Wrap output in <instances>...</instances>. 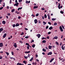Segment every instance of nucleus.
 I'll use <instances>...</instances> for the list:
<instances>
[{
    "label": "nucleus",
    "mask_w": 65,
    "mask_h": 65,
    "mask_svg": "<svg viewBox=\"0 0 65 65\" xmlns=\"http://www.w3.org/2000/svg\"><path fill=\"white\" fill-rule=\"evenodd\" d=\"M64 44H63L61 46V48L62 50H65V47H64Z\"/></svg>",
    "instance_id": "1"
},
{
    "label": "nucleus",
    "mask_w": 65,
    "mask_h": 65,
    "mask_svg": "<svg viewBox=\"0 0 65 65\" xmlns=\"http://www.w3.org/2000/svg\"><path fill=\"white\" fill-rule=\"evenodd\" d=\"M59 29L60 30L61 32H63V28H62V27L61 26H60L59 27Z\"/></svg>",
    "instance_id": "2"
},
{
    "label": "nucleus",
    "mask_w": 65,
    "mask_h": 65,
    "mask_svg": "<svg viewBox=\"0 0 65 65\" xmlns=\"http://www.w3.org/2000/svg\"><path fill=\"white\" fill-rule=\"evenodd\" d=\"M13 46L15 47V48H16V47H17V44L16 43H14V44L13 45Z\"/></svg>",
    "instance_id": "3"
},
{
    "label": "nucleus",
    "mask_w": 65,
    "mask_h": 65,
    "mask_svg": "<svg viewBox=\"0 0 65 65\" xmlns=\"http://www.w3.org/2000/svg\"><path fill=\"white\" fill-rule=\"evenodd\" d=\"M19 3H16L15 4H14V6H18V5H19Z\"/></svg>",
    "instance_id": "4"
},
{
    "label": "nucleus",
    "mask_w": 65,
    "mask_h": 65,
    "mask_svg": "<svg viewBox=\"0 0 65 65\" xmlns=\"http://www.w3.org/2000/svg\"><path fill=\"white\" fill-rule=\"evenodd\" d=\"M34 21L35 24H37V23H38V21H37V20L36 19Z\"/></svg>",
    "instance_id": "5"
},
{
    "label": "nucleus",
    "mask_w": 65,
    "mask_h": 65,
    "mask_svg": "<svg viewBox=\"0 0 65 65\" xmlns=\"http://www.w3.org/2000/svg\"><path fill=\"white\" fill-rule=\"evenodd\" d=\"M37 37H38V38H40V37L41 36V35L39 34H37Z\"/></svg>",
    "instance_id": "6"
},
{
    "label": "nucleus",
    "mask_w": 65,
    "mask_h": 65,
    "mask_svg": "<svg viewBox=\"0 0 65 65\" xmlns=\"http://www.w3.org/2000/svg\"><path fill=\"white\" fill-rule=\"evenodd\" d=\"M30 53V51H26L25 52V54H28V53Z\"/></svg>",
    "instance_id": "7"
},
{
    "label": "nucleus",
    "mask_w": 65,
    "mask_h": 65,
    "mask_svg": "<svg viewBox=\"0 0 65 65\" xmlns=\"http://www.w3.org/2000/svg\"><path fill=\"white\" fill-rule=\"evenodd\" d=\"M52 54V52H50L47 54V55H51Z\"/></svg>",
    "instance_id": "8"
},
{
    "label": "nucleus",
    "mask_w": 65,
    "mask_h": 65,
    "mask_svg": "<svg viewBox=\"0 0 65 65\" xmlns=\"http://www.w3.org/2000/svg\"><path fill=\"white\" fill-rule=\"evenodd\" d=\"M6 35H7V34H6L5 33L4 34V35L3 36V38H5V37H6Z\"/></svg>",
    "instance_id": "9"
},
{
    "label": "nucleus",
    "mask_w": 65,
    "mask_h": 65,
    "mask_svg": "<svg viewBox=\"0 0 65 65\" xmlns=\"http://www.w3.org/2000/svg\"><path fill=\"white\" fill-rule=\"evenodd\" d=\"M17 65H24V64H22V63H20V62H18L17 64Z\"/></svg>",
    "instance_id": "10"
},
{
    "label": "nucleus",
    "mask_w": 65,
    "mask_h": 65,
    "mask_svg": "<svg viewBox=\"0 0 65 65\" xmlns=\"http://www.w3.org/2000/svg\"><path fill=\"white\" fill-rule=\"evenodd\" d=\"M3 46V43H0V47H2Z\"/></svg>",
    "instance_id": "11"
},
{
    "label": "nucleus",
    "mask_w": 65,
    "mask_h": 65,
    "mask_svg": "<svg viewBox=\"0 0 65 65\" xmlns=\"http://www.w3.org/2000/svg\"><path fill=\"white\" fill-rule=\"evenodd\" d=\"M32 65H37V62H33L32 63Z\"/></svg>",
    "instance_id": "12"
},
{
    "label": "nucleus",
    "mask_w": 65,
    "mask_h": 65,
    "mask_svg": "<svg viewBox=\"0 0 65 65\" xmlns=\"http://www.w3.org/2000/svg\"><path fill=\"white\" fill-rule=\"evenodd\" d=\"M54 60V58H53L50 61V63H51V62H52L53 61V60Z\"/></svg>",
    "instance_id": "13"
},
{
    "label": "nucleus",
    "mask_w": 65,
    "mask_h": 65,
    "mask_svg": "<svg viewBox=\"0 0 65 65\" xmlns=\"http://www.w3.org/2000/svg\"><path fill=\"white\" fill-rule=\"evenodd\" d=\"M48 47L49 49H50V50H51V49H52V46L51 45H49L48 46Z\"/></svg>",
    "instance_id": "14"
},
{
    "label": "nucleus",
    "mask_w": 65,
    "mask_h": 65,
    "mask_svg": "<svg viewBox=\"0 0 65 65\" xmlns=\"http://www.w3.org/2000/svg\"><path fill=\"white\" fill-rule=\"evenodd\" d=\"M26 4L27 3H30V1H26Z\"/></svg>",
    "instance_id": "15"
},
{
    "label": "nucleus",
    "mask_w": 65,
    "mask_h": 65,
    "mask_svg": "<svg viewBox=\"0 0 65 65\" xmlns=\"http://www.w3.org/2000/svg\"><path fill=\"white\" fill-rule=\"evenodd\" d=\"M20 26V24L18 23H17L16 24L15 27H18Z\"/></svg>",
    "instance_id": "16"
},
{
    "label": "nucleus",
    "mask_w": 65,
    "mask_h": 65,
    "mask_svg": "<svg viewBox=\"0 0 65 65\" xmlns=\"http://www.w3.org/2000/svg\"><path fill=\"white\" fill-rule=\"evenodd\" d=\"M38 8V6H35L33 8L34 9H36V8Z\"/></svg>",
    "instance_id": "17"
},
{
    "label": "nucleus",
    "mask_w": 65,
    "mask_h": 65,
    "mask_svg": "<svg viewBox=\"0 0 65 65\" xmlns=\"http://www.w3.org/2000/svg\"><path fill=\"white\" fill-rule=\"evenodd\" d=\"M23 63H24V64H27V61H23Z\"/></svg>",
    "instance_id": "18"
},
{
    "label": "nucleus",
    "mask_w": 65,
    "mask_h": 65,
    "mask_svg": "<svg viewBox=\"0 0 65 65\" xmlns=\"http://www.w3.org/2000/svg\"><path fill=\"white\" fill-rule=\"evenodd\" d=\"M55 43H56V45H59V43L57 41Z\"/></svg>",
    "instance_id": "19"
},
{
    "label": "nucleus",
    "mask_w": 65,
    "mask_h": 65,
    "mask_svg": "<svg viewBox=\"0 0 65 65\" xmlns=\"http://www.w3.org/2000/svg\"><path fill=\"white\" fill-rule=\"evenodd\" d=\"M53 27L51 26L49 28V30H52V29H53Z\"/></svg>",
    "instance_id": "20"
},
{
    "label": "nucleus",
    "mask_w": 65,
    "mask_h": 65,
    "mask_svg": "<svg viewBox=\"0 0 65 65\" xmlns=\"http://www.w3.org/2000/svg\"><path fill=\"white\" fill-rule=\"evenodd\" d=\"M33 60V57H32L31 58V59L29 60V61H32Z\"/></svg>",
    "instance_id": "21"
},
{
    "label": "nucleus",
    "mask_w": 65,
    "mask_h": 65,
    "mask_svg": "<svg viewBox=\"0 0 65 65\" xmlns=\"http://www.w3.org/2000/svg\"><path fill=\"white\" fill-rule=\"evenodd\" d=\"M2 23L3 24H5V23H6V22H5V21H2Z\"/></svg>",
    "instance_id": "22"
},
{
    "label": "nucleus",
    "mask_w": 65,
    "mask_h": 65,
    "mask_svg": "<svg viewBox=\"0 0 65 65\" xmlns=\"http://www.w3.org/2000/svg\"><path fill=\"white\" fill-rule=\"evenodd\" d=\"M10 15H11V14L10 13H8L7 14V15H8V16H10Z\"/></svg>",
    "instance_id": "23"
},
{
    "label": "nucleus",
    "mask_w": 65,
    "mask_h": 65,
    "mask_svg": "<svg viewBox=\"0 0 65 65\" xmlns=\"http://www.w3.org/2000/svg\"><path fill=\"white\" fill-rule=\"evenodd\" d=\"M46 41L45 40H43L42 41V43H45Z\"/></svg>",
    "instance_id": "24"
},
{
    "label": "nucleus",
    "mask_w": 65,
    "mask_h": 65,
    "mask_svg": "<svg viewBox=\"0 0 65 65\" xmlns=\"http://www.w3.org/2000/svg\"><path fill=\"white\" fill-rule=\"evenodd\" d=\"M43 51L44 52H45L46 51L45 48H43L42 49Z\"/></svg>",
    "instance_id": "25"
},
{
    "label": "nucleus",
    "mask_w": 65,
    "mask_h": 65,
    "mask_svg": "<svg viewBox=\"0 0 65 65\" xmlns=\"http://www.w3.org/2000/svg\"><path fill=\"white\" fill-rule=\"evenodd\" d=\"M58 39V37L56 36L54 38H53V39Z\"/></svg>",
    "instance_id": "26"
},
{
    "label": "nucleus",
    "mask_w": 65,
    "mask_h": 65,
    "mask_svg": "<svg viewBox=\"0 0 65 65\" xmlns=\"http://www.w3.org/2000/svg\"><path fill=\"white\" fill-rule=\"evenodd\" d=\"M43 24L44 25H45L46 24V22H45L44 21H43Z\"/></svg>",
    "instance_id": "27"
},
{
    "label": "nucleus",
    "mask_w": 65,
    "mask_h": 65,
    "mask_svg": "<svg viewBox=\"0 0 65 65\" xmlns=\"http://www.w3.org/2000/svg\"><path fill=\"white\" fill-rule=\"evenodd\" d=\"M6 54H7V56H8L9 55V53L8 52H5Z\"/></svg>",
    "instance_id": "28"
},
{
    "label": "nucleus",
    "mask_w": 65,
    "mask_h": 65,
    "mask_svg": "<svg viewBox=\"0 0 65 65\" xmlns=\"http://www.w3.org/2000/svg\"><path fill=\"white\" fill-rule=\"evenodd\" d=\"M32 47H33V48L35 47V44H33L32 45Z\"/></svg>",
    "instance_id": "29"
},
{
    "label": "nucleus",
    "mask_w": 65,
    "mask_h": 65,
    "mask_svg": "<svg viewBox=\"0 0 65 65\" xmlns=\"http://www.w3.org/2000/svg\"><path fill=\"white\" fill-rule=\"evenodd\" d=\"M19 42L20 43H21V44H22L23 42L22 41L20 40L19 41Z\"/></svg>",
    "instance_id": "30"
},
{
    "label": "nucleus",
    "mask_w": 65,
    "mask_h": 65,
    "mask_svg": "<svg viewBox=\"0 0 65 65\" xmlns=\"http://www.w3.org/2000/svg\"><path fill=\"white\" fill-rule=\"evenodd\" d=\"M44 18L46 19V18H47V16L46 15V14H45L44 15Z\"/></svg>",
    "instance_id": "31"
},
{
    "label": "nucleus",
    "mask_w": 65,
    "mask_h": 65,
    "mask_svg": "<svg viewBox=\"0 0 65 65\" xmlns=\"http://www.w3.org/2000/svg\"><path fill=\"white\" fill-rule=\"evenodd\" d=\"M3 30V29L2 28H0V30L2 32Z\"/></svg>",
    "instance_id": "32"
},
{
    "label": "nucleus",
    "mask_w": 65,
    "mask_h": 65,
    "mask_svg": "<svg viewBox=\"0 0 65 65\" xmlns=\"http://www.w3.org/2000/svg\"><path fill=\"white\" fill-rule=\"evenodd\" d=\"M12 26L13 27V28H14L15 26V24H12Z\"/></svg>",
    "instance_id": "33"
},
{
    "label": "nucleus",
    "mask_w": 65,
    "mask_h": 65,
    "mask_svg": "<svg viewBox=\"0 0 65 65\" xmlns=\"http://www.w3.org/2000/svg\"><path fill=\"white\" fill-rule=\"evenodd\" d=\"M22 9V7L19 8L18 9V10H19V9L21 10Z\"/></svg>",
    "instance_id": "34"
},
{
    "label": "nucleus",
    "mask_w": 65,
    "mask_h": 65,
    "mask_svg": "<svg viewBox=\"0 0 65 65\" xmlns=\"http://www.w3.org/2000/svg\"><path fill=\"white\" fill-rule=\"evenodd\" d=\"M24 58H25V59H27V58H28V56H24Z\"/></svg>",
    "instance_id": "35"
},
{
    "label": "nucleus",
    "mask_w": 65,
    "mask_h": 65,
    "mask_svg": "<svg viewBox=\"0 0 65 65\" xmlns=\"http://www.w3.org/2000/svg\"><path fill=\"white\" fill-rule=\"evenodd\" d=\"M54 26H56V25H57V23H54Z\"/></svg>",
    "instance_id": "36"
},
{
    "label": "nucleus",
    "mask_w": 65,
    "mask_h": 65,
    "mask_svg": "<svg viewBox=\"0 0 65 65\" xmlns=\"http://www.w3.org/2000/svg\"><path fill=\"white\" fill-rule=\"evenodd\" d=\"M11 53L12 55H13H13H14V53H13V52L12 51L11 52Z\"/></svg>",
    "instance_id": "37"
},
{
    "label": "nucleus",
    "mask_w": 65,
    "mask_h": 65,
    "mask_svg": "<svg viewBox=\"0 0 65 65\" xmlns=\"http://www.w3.org/2000/svg\"><path fill=\"white\" fill-rule=\"evenodd\" d=\"M56 20V18H52V21H55Z\"/></svg>",
    "instance_id": "38"
},
{
    "label": "nucleus",
    "mask_w": 65,
    "mask_h": 65,
    "mask_svg": "<svg viewBox=\"0 0 65 65\" xmlns=\"http://www.w3.org/2000/svg\"><path fill=\"white\" fill-rule=\"evenodd\" d=\"M60 12L62 14H63V13H64V12L62 11H60Z\"/></svg>",
    "instance_id": "39"
},
{
    "label": "nucleus",
    "mask_w": 65,
    "mask_h": 65,
    "mask_svg": "<svg viewBox=\"0 0 65 65\" xmlns=\"http://www.w3.org/2000/svg\"><path fill=\"white\" fill-rule=\"evenodd\" d=\"M15 10H14V9H12L11 11L12 12H14V11Z\"/></svg>",
    "instance_id": "40"
},
{
    "label": "nucleus",
    "mask_w": 65,
    "mask_h": 65,
    "mask_svg": "<svg viewBox=\"0 0 65 65\" xmlns=\"http://www.w3.org/2000/svg\"><path fill=\"white\" fill-rule=\"evenodd\" d=\"M38 23H39V24H41V21H40L39 20L38 21Z\"/></svg>",
    "instance_id": "41"
},
{
    "label": "nucleus",
    "mask_w": 65,
    "mask_h": 65,
    "mask_svg": "<svg viewBox=\"0 0 65 65\" xmlns=\"http://www.w3.org/2000/svg\"><path fill=\"white\" fill-rule=\"evenodd\" d=\"M3 7H4L5 6V3L4 2L3 3Z\"/></svg>",
    "instance_id": "42"
},
{
    "label": "nucleus",
    "mask_w": 65,
    "mask_h": 65,
    "mask_svg": "<svg viewBox=\"0 0 65 65\" xmlns=\"http://www.w3.org/2000/svg\"><path fill=\"white\" fill-rule=\"evenodd\" d=\"M32 16V17L34 18V17H35V15L34 14H32L31 15V16Z\"/></svg>",
    "instance_id": "43"
},
{
    "label": "nucleus",
    "mask_w": 65,
    "mask_h": 65,
    "mask_svg": "<svg viewBox=\"0 0 65 65\" xmlns=\"http://www.w3.org/2000/svg\"><path fill=\"white\" fill-rule=\"evenodd\" d=\"M39 15V13H38L36 15V17H38Z\"/></svg>",
    "instance_id": "44"
},
{
    "label": "nucleus",
    "mask_w": 65,
    "mask_h": 65,
    "mask_svg": "<svg viewBox=\"0 0 65 65\" xmlns=\"http://www.w3.org/2000/svg\"><path fill=\"white\" fill-rule=\"evenodd\" d=\"M25 44L27 45H28H28H29V43H26Z\"/></svg>",
    "instance_id": "45"
},
{
    "label": "nucleus",
    "mask_w": 65,
    "mask_h": 65,
    "mask_svg": "<svg viewBox=\"0 0 65 65\" xmlns=\"http://www.w3.org/2000/svg\"><path fill=\"white\" fill-rule=\"evenodd\" d=\"M11 1H12V0H10V3H9V4H11L12 3V2Z\"/></svg>",
    "instance_id": "46"
},
{
    "label": "nucleus",
    "mask_w": 65,
    "mask_h": 65,
    "mask_svg": "<svg viewBox=\"0 0 65 65\" xmlns=\"http://www.w3.org/2000/svg\"><path fill=\"white\" fill-rule=\"evenodd\" d=\"M48 28V26H47L46 27V29H47Z\"/></svg>",
    "instance_id": "47"
},
{
    "label": "nucleus",
    "mask_w": 65,
    "mask_h": 65,
    "mask_svg": "<svg viewBox=\"0 0 65 65\" xmlns=\"http://www.w3.org/2000/svg\"><path fill=\"white\" fill-rule=\"evenodd\" d=\"M3 8V7H2L0 8V10H2Z\"/></svg>",
    "instance_id": "48"
},
{
    "label": "nucleus",
    "mask_w": 65,
    "mask_h": 65,
    "mask_svg": "<svg viewBox=\"0 0 65 65\" xmlns=\"http://www.w3.org/2000/svg\"><path fill=\"white\" fill-rule=\"evenodd\" d=\"M61 26L62 27V28L63 29H65V28H64V26L62 25Z\"/></svg>",
    "instance_id": "49"
},
{
    "label": "nucleus",
    "mask_w": 65,
    "mask_h": 65,
    "mask_svg": "<svg viewBox=\"0 0 65 65\" xmlns=\"http://www.w3.org/2000/svg\"><path fill=\"white\" fill-rule=\"evenodd\" d=\"M48 24H49L50 25H51V22H48Z\"/></svg>",
    "instance_id": "50"
},
{
    "label": "nucleus",
    "mask_w": 65,
    "mask_h": 65,
    "mask_svg": "<svg viewBox=\"0 0 65 65\" xmlns=\"http://www.w3.org/2000/svg\"><path fill=\"white\" fill-rule=\"evenodd\" d=\"M34 40H32L31 42V43H32V42H34Z\"/></svg>",
    "instance_id": "51"
},
{
    "label": "nucleus",
    "mask_w": 65,
    "mask_h": 65,
    "mask_svg": "<svg viewBox=\"0 0 65 65\" xmlns=\"http://www.w3.org/2000/svg\"><path fill=\"white\" fill-rule=\"evenodd\" d=\"M30 54H28V58L30 57Z\"/></svg>",
    "instance_id": "52"
},
{
    "label": "nucleus",
    "mask_w": 65,
    "mask_h": 65,
    "mask_svg": "<svg viewBox=\"0 0 65 65\" xmlns=\"http://www.w3.org/2000/svg\"><path fill=\"white\" fill-rule=\"evenodd\" d=\"M19 2H21L22 1V0H19Z\"/></svg>",
    "instance_id": "53"
},
{
    "label": "nucleus",
    "mask_w": 65,
    "mask_h": 65,
    "mask_svg": "<svg viewBox=\"0 0 65 65\" xmlns=\"http://www.w3.org/2000/svg\"><path fill=\"white\" fill-rule=\"evenodd\" d=\"M10 58V59H13V58H14L11 57Z\"/></svg>",
    "instance_id": "54"
},
{
    "label": "nucleus",
    "mask_w": 65,
    "mask_h": 65,
    "mask_svg": "<svg viewBox=\"0 0 65 65\" xmlns=\"http://www.w3.org/2000/svg\"><path fill=\"white\" fill-rule=\"evenodd\" d=\"M60 5H61V4H60V3H58V6L60 7Z\"/></svg>",
    "instance_id": "55"
},
{
    "label": "nucleus",
    "mask_w": 65,
    "mask_h": 65,
    "mask_svg": "<svg viewBox=\"0 0 65 65\" xmlns=\"http://www.w3.org/2000/svg\"><path fill=\"white\" fill-rule=\"evenodd\" d=\"M25 38H29V36H26L25 37Z\"/></svg>",
    "instance_id": "56"
},
{
    "label": "nucleus",
    "mask_w": 65,
    "mask_h": 65,
    "mask_svg": "<svg viewBox=\"0 0 65 65\" xmlns=\"http://www.w3.org/2000/svg\"><path fill=\"white\" fill-rule=\"evenodd\" d=\"M51 33V32H49L48 33V34H50Z\"/></svg>",
    "instance_id": "57"
},
{
    "label": "nucleus",
    "mask_w": 65,
    "mask_h": 65,
    "mask_svg": "<svg viewBox=\"0 0 65 65\" xmlns=\"http://www.w3.org/2000/svg\"><path fill=\"white\" fill-rule=\"evenodd\" d=\"M23 34H24V32H22V33L21 34V35H23Z\"/></svg>",
    "instance_id": "58"
},
{
    "label": "nucleus",
    "mask_w": 65,
    "mask_h": 65,
    "mask_svg": "<svg viewBox=\"0 0 65 65\" xmlns=\"http://www.w3.org/2000/svg\"><path fill=\"white\" fill-rule=\"evenodd\" d=\"M62 42H61V43H60V46H61V45H62Z\"/></svg>",
    "instance_id": "59"
},
{
    "label": "nucleus",
    "mask_w": 65,
    "mask_h": 65,
    "mask_svg": "<svg viewBox=\"0 0 65 65\" xmlns=\"http://www.w3.org/2000/svg\"><path fill=\"white\" fill-rule=\"evenodd\" d=\"M36 61H37V62H39V60H38V59H36Z\"/></svg>",
    "instance_id": "60"
},
{
    "label": "nucleus",
    "mask_w": 65,
    "mask_h": 65,
    "mask_svg": "<svg viewBox=\"0 0 65 65\" xmlns=\"http://www.w3.org/2000/svg\"><path fill=\"white\" fill-rule=\"evenodd\" d=\"M18 19H21V17L19 16L18 17Z\"/></svg>",
    "instance_id": "61"
},
{
    "label": "nucleus",
    "mask_w": 65,
    "mask_h": 65,
    "mask_svg": "<svg viewBox=\"0 0 65 65\" xmlns=\"http://www.w3.org/2000/svg\"><path fill=\"white\" fill-rule=\"evenodd\" d=\"M27 49H28V50H29V47L28 46L27 47Z\"/></svg>",
    "instance_id": "62"
},
{
    "label": "nucleus",
    "mask_w": 65,
    "mask_h": 65,
    "mask_svg": "<svg viewBox=\"0 0 65 65\" xmlns=\"http://www.w3.org/2000/svg\"><path fill=\"white\" fill-rule=\"evenodd\" d=\"M3 58L1 56H0V59H2Z\"/></svg>",
    "instance_id": "63"
},
{
    "label": "nucleus",
    "mask_w": 65,
    "mask_h": 65,
    "mask_svg": "<svg viewBox=\"0 0 65 65\" xmlns=\"http://www.w3.org/2000/svg\"><path fill=\"white\" fill-rule=\"evenodd\" d=\"M36 58H37V57H38V54H37L36 55Z\"/></svg>",
    "instance_id": "64"
}]
</instances>
